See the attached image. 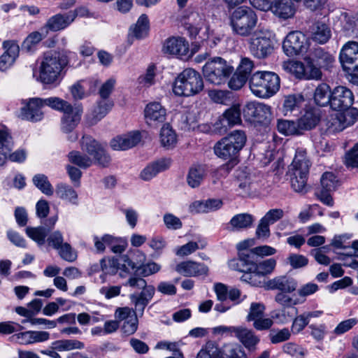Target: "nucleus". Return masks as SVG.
I'll return each mask as SVG.
<instances>
[{
	"label": "nucleus",
	"instance_id": "obj_32",
	"mask_svg": "<svg viewBox=\"0 0 358 358\" xmlns=\"http://www.w3.org/2000/svg\"><path fill=\"white\" fill-rule=\"evenodd\" d=\"M267 286L271 289H278L285 293H291L296 290L298 283L294 278L290 276L280 275L268 280Z\"/></svg>",
	"mask_w": 358,
	"mask_h": 358
},
{
	"label": "nucleus",
	"instance_id": "obj_63",
	"mask_svg": "<svg viewBox=\"0 0 358 358\" xmlns=\"http://www.w3.org/2000/svg\"><path fill=\"white\" fill-rule=\"evenodd\" d=\"M308 324L309 321L306 318L303 313L299 315H296L292 319L291 331L294 334H297L302 331L305 327L308 325Z\"/></svg>",
	"mask_w": 358,
	"mask_h": 358
},
{
	"label": "nucleus",
	"instance_id": "obj_62",
	"mask_svg": "<svg viewBox=\"0 0 358 358\" xmlns=\"http://www.w3.org/2000/svg\"><path fill=\"white\" fill-rule=\"evenodd\" d=\"M239 326H224L220 325L213 328L212 332L215 335H220L225 337H236L238 334Z\"/></svg>",
	"mask_w": 358,
	"mask_h": 358
},
{
	"label": "nucleus",
	"instance_id": "obj_39",
	"mask_svg": "<svg viewBox=\"0 0 358 358\" xmlns=\"http://www.w3.org/2000/svg\"><path fill=\"white\" fill-rule=\"evenodd\" d=\"M331 91L329 85L320 83L316 87L314 93V101L319 106H327L331 105Z\"/></svg>",
	"mask_w": 358,
	"mask_h": 358
},
{
	"label": "nucleus",
	"instance_id": "obj_58",
	"mask_svg": "<svg viewBox=\"0 0 358 358\" xmlns=\"http://www.w3.org/2000/svg\"><path fill=\"white\" fill-rule=\"evenodd\" d=\"M59 256L68 262H73L78 258V254L76 250H74L71 245L65 242L62 246L59 247V250H57Z\"/></svg>",
	"mask_w": 358,
	"mask_h": 358
},
{
	"label": "nucleus",
	"instance_id": "obj_35",
	"mask_svg": "<svg viewBox=\"0 0 358 358\" xmlns=\"http://www.w3.org/2000/svg\"><path fill=\"white\" fill-rule=\"evenodd\" d=\"M113 103L108 100H103L98 103L91 113L87 115V124L90 126L96 124L100 121L108 111L112 108Z\"/></svg>",
	"mask_w": 358,
	"mask_h": 358
},
{
	"label": "nucleus",
	"instance_id": "obj_33",
	"mask_svg": "<svg viewBox=\"0 0 358 358\" xmlns=\"http://www.w3.org/2000/svg\"><path fill=\"white\" fill-rule=\"evenodd\" d=\"M255 217L249 213H239L232 217L227 229L231 231H239L250 228L253 225Z\"/></svg>",
	"mask_w": 358,
	"mask_h": 358
},
{
	"label": "nucleus",
	"instance_id": "obj_37",
	"mask_svg": "<svg viewBox=\"0 0 358 358\" xmlns=\"http://www.w3.org/2000/svg\"><path fill=\"white\" fill-rule=\"evenodd\" d=\"M236 338L249 350H255L259 342V338L255 332L243 326H239Z\"/></svg>",
	"mask_w": 358,
	"mask_h": 358
},
{
	"label": "nucleus",
	"instance_id": "obj_19",
	"mask_svg": "<svg viewBox=\"0 0 358 358\" xmlns=\"http://www.w3.org/2000/svg\"><path fill=\"white\" fill-rule=\"evenodd\" d=\"M284 52L289 57L303 53L306 50V37L301 31L289 32L282 43Z\"/></svg>",
	"mask_w": 358,
	"mask_h": 358
},
{
	"label": "nucleus",
	"instance_id": "obj_7",
	"mask_svg": "<svg viewBox=\"0 0 358 358\" xmlns=\"http://www.w3.org/2000/svg\"><path fill=\"white\" fill-rule=\"evenodd\" d=\"M229 267L234 271L245 273L242 276L245 281L252 280V275H265L271 273L276 266V261L274 258H270L265 260L258 261H243L242 260H229Z\"/></svg>",
	"mask_w": 358,
	"mask_h": 358
},
{
	"label": "nucleus",
	"instance_id": "obj_40",
	"mask_svg": "<svg viewBox=\"0 0 358 358\" xmlns=\"http://www.w3.org/2000/svg\"><path fill=\"white\" fill-rule=\"evenodd\" d=\"M56 194L62 200L78 205V194L70 185L64 183L58 184L56 187Z\"/></svg>",
	"mask_w": 358,
	"mask_h": 358
},
{
	"label": "nucleus",
	"instance_id": "obj_52",
	"mask_svg": "<svg viewBox=\"0 0 358 358\" xmlns=\"http://www.w3.org/2000/svg\"><path fill=\"white\" fill-rule=\"evenodd\" d=\"M103 241L110 248L114 253L120 254L126 249V243L121 238H115L109 234H105L102 236Z\"/></svg>",
	"mask_w": 358,
	"mask_h": 358
},
{
	"label": "nucleus",
	"instance_id": "obj_42",
	"mask_svg": "<svg viewBox=\"0 0 358 358\" xmlns=\"http://www.w3.org/2000/svg\"><path fill=\"white\" fill-rule=\"evenodd\" d=\"M297 313L298 309L296 308L285 307L273 311L271 313V317L279 324H286L292 320Z\"/></svg>",
	"mask_w": 358,
	"mask_h": 358
},
{
	"label": "nucleus",
	"instance_id": "obj_15",
	"mask_svg": "<svg viewBox=\"0 0 358 358\" xmlns=\"http://www.w3.org/2000/svg\"><path fill=\"white\" fill-rule=\"evenodd\" d=\"M243 115L248 122L268 126L271 120V108L264 103L250 102L245 106Z\"/></svg>",
	"mask_w": 358,
	"mask_h": 358
},
{
	"label": "nucleus",
	"instance_id": "obj_18",
	"mask_svg": "<svg viewBox=\"0 0 358 358\" xmlns=\"http://www.w3.org/2000/svg\"><path fill=\"white\" fill-rule=\"evenodd\" d=\"M81 148L101 166L106 167L110 162V156L106 150L94 138L88 135H84L81 140Z\"/></svg>",
	"mask_w": 358,
	"mask_h": 358
},
{
	"label": "nucleus",
	"instance_id": "obj_31",
	"mask_svg": "<svg viewBox=\"0 0 358 358\" xmlns=\"http://www.w3.org/2000/svg\"><path fill=\"white\" fill-rule=\"evenodd\" d=\"M270 10L275 16L283 20L292 17L296 12L292 0H275Z\"/></svg>",
	"mask_w": 358,
	"mask_h": 358
},
{
	"label": "nucleus",
	"instance_id": "obj_59",
	"mask_svg": "<svg viewBox=\"0 0 358 358\" xmlns=\"http://www.w3.org/2000/svg\"><path fill=\"white\" fill-rule=\"evenodd\" d=\"M139 315H131V317L124 321L121 330L125 336H131L134 334L138 329Z\"/></svg>",
	"mask_w": 358,
	"mask_h": 358
},
{
	"label": "nucleus",
	"instance_id": "obj_23",
	"mask_svg": "<svg viewBox=\"0 0 358 358\" xmlns=\"http://www.w3.org/2000/svg\"><path fill=\"white\" fill-rule=\"evenodd\" d=\"M2 46L4 52L0 56V71H5L13 66L18 57L20 47L13 40L3 41Z\"/></svg>",
	"mask_w": 358,
	"mask_h": 358
},
{
	"label": "nucleus",
	"instance_id": "obj_20",
	"mask_svg": "<svg viewBox=\"0 0 358 358\" xmlns=\"http://www.w3.org/2000/svg\"><path fill=\"white\" fill-rule=\"evenodd\" d=\"M241 111L238 104L233 105L227 108L214 124L219 133H224L235 125L241 124Z\"/></svg>",
	"mask_w": 358,
	"mask_h": 358
},
{
	"label": "nucleus",
	"instance_id": "obj_54",
	"mask_svg": "<svg viewBox=\"0 0 358 358\" xmlns=\"http://www.w3.org/2000/svg\"><path fill=\"white\" fill-rule=\"evenodd\" d=\"M304 99L301 94H289L285 97L283 103V112L285 115L292 113L294 110L299 108Z\"/></svg>",
	"mask_w": 358,
	"mask_h": 358
},
{
	"label": "nucleus",
	"instance_id": "obj_50",
	"mask_svg": "<svg viewBox=\"0 0 358 358\" xmlns=\"http://www.w3.org/2000/svg\"><path fill=\"white\" fill-rule=\"evenodd\" d=\"M238 189L243 196H250L257 189V184L255 182L253 176H246L243 180H239Z\"/></svg>",
	"mask_w": 358,
	"mask_h": 358
},
{
	"label": "nucleus",
	"instance_id": "obj_10",
	"mask_svg": "<svg viewBox=\"0 0 358 358\" xmlns=\"http://www.w3.org/2000/svg\"><path fill=\"white\" fill-rule=\"evenodd\" d=\"M54 110L62 112L61 129L64 133L71 132L78 124L83 112L79 104L71 105L68 101L57 97Z\"/></svg>",
	"mask_w": 358,
	"mask_h": 358
},
{
	"label": "nucleus",
	"instance_id": "obj_14",
	"mask_svg": "<svg viewBox=\"0 0 358 358\" xmlns=\"http://www.w3.org/2000/svg\"><path fill=\"white\" fill-rule=\"evenodd\" d=\"M303 62L310 64L311 69L319 71L320 80L322 79V69L329 70L335 62L334 57L322 48L310 50L303 58Z\"/></svg>",
	"mask_w": 358,
	"mask_h": 358
},
{
	"label": "nucleus",
	"instance_id": "obj_57",
	"mask_svg": "<svg viewBox=\"0 0 358 358\" xmlns=\"http://www.w3.org/2000/svg\"><path fill=\"white\" fill-rule=\"evenodd\" d=\"M291 337V331L287 328L271 329L268 338L272 344H277L288 341Z\"/></svg>",
	"mask_w": 358,
	"mask_h": 358
},
{
	"label": "nucleus",
	"instance_id": "obj_28",
	"mask_svg": "<svg viewBox=\"0 0 358 358\" xmlns=\"http://www.w3.org/2000/svg\"><path fill=\"white\" fill-rule=\"evenodd\" d=\"M144 115L148 124L157 125L166 120V110L159 102H151L145 106Z\"/></svg>",
	"mask_w": 358,
	"mask_h": 358
},
{
	"label": "nucleus",
	"instance_id": "obj_3",
	"mask_svg": "<svg viewBox=\"0 0 358 358\" xmlns=\"http://www.w3.org/2000/svg\"><path fill=\"white\" fill-rule=\"evenodd\" d=\"M249 86L255 96L266 99L278 92L280 80L278 75L274 72L257 71L250 76Z\"/></svg>",
	"mask_w": 358,
	"mask_h": 358
},
{
	"label": "nucleus",
	"instance_id": "obj_4",
	"mask_svg": "<svg viewBox=\"0 0 358 358\" xmlns=\"http://www.w3.org/2000/svg\"><path fill=\"white\" fill-rule=\"evenodd\" d=\"M246 140L243 131L234 130L215 143L214 152L220 159L234 161L244 147Z\"/></svg>",
	"mask_w": 358,
	"mask_h": 358
},
{
	"label": "nucleus",
	"instance_id": "obj_27",
	"mask_svg": "<svg viewBox=\"0 0 358 358\" xmlns=\"http://www.w3.org/2000/svg\"><path fill=\"white\" fill-rule=\"evenodd\" d=\"M213 350L218 358H247L243 348L236 343H225L219 346L213 342Z\"/></svg>",
	"mask_w": 358,
	"mask_h": 358
},
{
	"label": "nucleus",
	"instance_id": "obj_5",
	"mask_svg": "<svg viewBox=\"0 0 358 358\" xmlns=\"http://www.w3.org/2000/svg\"><path fill=\"white\" fill-rule=\"evenodd\" d=\"M203 89V79L199 72L188 68L183 70L175 79L173 91L176 95L191 96Z\"/></svg>",
	"mask_w": 358,
	"mask_h": 358
},
{
	"label": "nucleus",
	"instance_id": "obj_49",
	"mask_svg": "<svg viewBox=\"0 0 358 358\" xmlns=\"http://www.w3.org/2000/svg\"><path fill=\"white\" fill-rule=\"evenodd\" d=\"M32 181L34 185L44 194L51 196L54 193V189L48 180V177L44 174H36Z\"/></svg>",
	"mask_w": 358,
	"mask_h": 358
},
{
	"label": "nucleus",
	"instance_id": "obj_2",
	"mask_svg": "<svg viewBox=\"0 0 358 358\" xmlns=\"http://www.w3.org/2000/svg\"><path fill=\"white\" fill-rule=\"evenodd\" d=\"M311 162L305 148L296 149L294 157L289 166V172L291 173V185L297 192L307 191V180Z\"/></svg>",
	"mask_w": 358,
	"mask_h": 358
},
{
	"label": "nucleus",
	"instance_id": "obj_48",
	"mask_svg": "<svg viewBox=\"0 0 358 358\" xmlns=\"http://www.w3.org/2000/svg\"><path fill=\"white\" fill-rule=\"evenodd\" d=\"M207 242L203 239H200L198 241H189L178 248L176 253L178 256H187L197 250L205 248Z\"/></svg>",
	"mask_w": 358,
	"mask_h": 358
},
{
	"label": "nucleus",
	"instance_id": "obj_34",
	"mask_svg": "<svg viewBox=\"0 0 358 358\" xmlns=\"http://www.w3.org/2000/svg\"><path fill=\"white\" fill-rule=\"evenodd\" d=\"M47 35V30L42 28L40 31L30 33L22 43V51L27 53H33L36 51L38 43L45 38Z\"/></svg>",
	"mask_w": 358,
	"mask_h": 358
},
{
	"label": "nucleus",
	"instance_id": "obj_29",
	"mask_svg": "<svg viewBox=\"0 0 358 358\" xmlns=\"http://www.w3.org/2000/svg\"><path fill=\"white\" fill-rule=\"evenodd\" d=\"M141 140L139 131H134L118 136L110 141V146L115 150H126L136 146Z\"/></svg>",
	"mask_w": 358,
	"mask_h": 358
},
{
	"label": "nucleus",
	"instance_id": "obj_25",
	"mask_svg": "<svg viewBox=\"0 0 358 358\" xmlns=\"http://www.w3.org/2000/svg\"><path fill=\"white\" fill-rule=\"evenodd\" d=\"M287 69L294 74L296 78L304 80H320L319 71L311 69L310 64L292 61L287 65Z\"/></svg>",
	"mask_w": 358,
	"mask_h": 358
},
{
	"label": "nucleus",
	"instance_id": "obj_61",
	"mask_svg": "<svg viewBox=\"0 0 358 358\" xmlns=\"http://www.w3.org/2000/svg\"><path fill=\"white\" fill-rule=\"evenodd\" d=\"M321 189L327 191L334 190L336 186L337 180L336 176L331 172H325L322 174L321 180Z\"/></svg>",
	"mask_w": 358,
	"mask_h": 358
},
{
	"label": "nucleus",
	"instance_id": "obj_60",
	"mask_svg": "<svg viewBox=\"0 0 358 358\" xmlns=\"http://www.w3.org/2000/svg\"><path fill=\"white\" fill-rule=\"evenodd\" d=\"M49 246L52 247L55 250H59L65 242L64 241V236L62 233L56 230L51 233H48L46 240Z\"/></svg>",
	"mask_w": 358,
	"mask_h": 358
},
{
	"label": "nucleus",
	"instance_id": "obj_13",
	"mask_svg": "<svg viewBox=\"0 0 358 358\" xmlns=\"http://www.w3.org/2000/svg\"><path fill=\"white\" fill-rule=\"evenodd\" d=\"M13 146L11 136L6 129H0V166H3L7 159L14 162L22 163L27 158L24 150H17L10 153Z\"/></svg>",
	"mask_w": 358,
	"mask_h": 358
},
{
	"label": "nucleus",
	"instance_id": "obj_24",
	"mask_svg": "<svg viewBox=\"0 0 358 358\" xmlns=\"http://www.w3.org/2000/svg\"><path fill=\"white\" fill-rule=\"evenodd\" d=\"M77 13L76 10H70L64 14H57L48 19L42 29L48 31H57L64 29L69 26L76 19Z\"/></svg>",
	"mask_w": 358,
	"mask_h": 358
},
{
	"label": "nucleus",
	"instance_id": "obj_26",
	"mask_svg": "<svg viewBox=\"0 0 358 358\" xmlns=\"http://www.w3.org/2000/svg\"><path fill=\"white\" fill-rule=\"evenodd\" d=\"M175 271L185 277H196L207 275L208 268L203 263L184 261L176 266Z\"/></svg>",
	"mask_w": 358,
	"mask_h": 358
},
{
	"label": "nucleus",
	"instance_id": "obj_55",
	"mask_svg": "<svg viewBox=\"0 0 358 358\" xmlns=\"http://www.w3.org/2000/svg\"><path fill=\"white\" fill-rule=\"evenodd\" d=\"M69 160L71 163L77 165L82 169L90 167L92 164V160L90 157L81 154L78 151H71L68 155Z\"/></svg>",
	"mask_w": 358,
	"mask_h": 358
},
{
	"label": "nucleus",
	"instance_id": "obj_53",
	"mask_svg": "<svg viewBox=\"0 0 358 358\" xmlns=\"http://www.w3.org/2000/svg\"><path fill=\"white\" fill-rule=\"evenodd\" d=\"M27 235L36 241L38 245H43L45 242V238L48 234V230L44 227H27Z\"/></svg>",
	"mask_w": 358,
	"mask_h": 358
},
{
	"label": "nucleus",
	"instance_id": "obj_1",
	"mask_svg": "<svg viewBox=\"0 0 358 358\" xmlns=\"http://www.w3.org/2000/svg\"><path fill=\"white\" fill-rule=\"evenodd\" d=\"M68 62V57L64 54L56 51L45 52L39 67L40 80L44 84L57 83Z\"/></svg>",
	"mask_w": 358,
	"mask_h": 358
},
{
	"label": "nucleus",
	"instance_id": "obj_11",
	"mask_svg": "<svg viewBox=\"0 0 358 358\" xmlns=\"http://www.w3.org/2000/svg\"><path fill=\"white\" fill-rule=\"evenodd\" d=\"M57 101L56 96L45 99L30 98L25 106L21 108L20 116L23 120L34 122L41 121L43 118V107L48 106L54 110Z\"/></svg>",
	"mask_w": 358,
	"mask_h": 358
},
{
	"label": "nucleus",
	"instance_id": "obj_36",
	"mask_svg": "<svg viewBox=\"0 0 358 358\" xmlns=\"http://www.w3.org/2000/svg\"><path fill=\"white\" fill-rule=\"evenodd\" d=\"M276 250L268 245H262L252 249V251H245L241 253L242 261H258L262 259L263 256L274 255Z\"/></svg>",
	"mask_w": 358,
	"mask_h": 358
},
{
	"label": "nucleus",
	"instance_id": "obj_8",
	"mask_svg": "<svg viewBox=\"0 0 358 358\" xmlns=\"http://www.w3.org/2000/svg\"><path fill=\"white\" fill-rule=\"evenodd\" d=\"M124 286L141 289L139 292H134L129 295L131 304L135 306L136 310L140 313L141 317L144 314L146 306L155 295V287L152 285H148L145 279L136 275L131 276L124 283Z\"/></svg>",
	"mask_w": 358,
	"mask_h": 358
},
{
	"label": "nucleus",
	"instance_id": "obj_41",
	"mask_svg": "<svg viewBox=\"0 0 358 358\" xmlns=\"http://www.w3.org/2000/svg\"><path fill=\"white\" fill-rule=\"evenodd\" d=\"M355 58L358 59V43L355 41H348L341 50L339 54V60L341 64L349 62Z\"/></svg>",
	"mask_w": 358,
	"mask_h": 358
},
{
	"label": "nucleus",
	"instance_id": "obj_21",
	"mask_svg": "<svg viewBox=\"0 0 358 358\" xmlns=\"http://www.w3.org/2000/svg\"><path fill=\"white\" fill-rule=\"evenodd\" d=\"M162 52L180 59H186L189 57V43L182 37H171L164 41Z\"/></svg>",
	"mask_w": 358,
	"mask_h": 358
},
{
	"label": "nucleus",
	"instance_id": "obj_43",
	"mask_svg": "<svg viewBox=\"0 0 358 358\" xmlns=\"http://www.w3.org/2000/svg\"><path fill=\"white\" fill-rule=\"evenodd\" d=\"M276 127L278 132L285 136L301 135L296 120L278 119Z\"/></svg>",
	"mask_w": 358,
	"mask_h": 358
},
{
	"label": "nucleus",
	"instance_id": "obj_51",
	"mask_svg": "<svg viewBox=\"0 0 358 358\" xmlns=\"http://www.w3.org/2000/svg\"><path fill=\"white\" fill-rule=\"evenodd\" d=\"M149 31V20L148 16L145 14H142L135 27L133 29L134 36L138 38L141 39L145 37Z\"/></svg>",
	"mask_w": 358,
	"mask_h": 358
},
{
	"label": "nucleus",
	"instance_id": "obj_16",
	"mask_svg": "<svg viewBox=\"0 0 358 358\" xmlns=\"http://www.w3.org/2000/svg\"><path fill=\"white\" fill-rule=\"evenodd\" d=\"M357 118L358 109L356 108L331 115L327 120V130L331 133L342 131L345 128L354 124Z\"/></svg>",
	"mask_w": 358,
	"mask_h": 358
},
{
	"label": "nucleus",
	"instance_id": "obj_46",
	"mask_svg": "<svg viewBox=\"0 0 358 358\" xmlns=\"http://www.w3.org/2000/svg\"><path fill=\"white\" fill-rule=\"evenodd\" d=\"M160 141L162 145L166 149L173 148L176 145L177 143L176 134L169 125H164L161 129Z\"/></svg>",
	"mask_w": 358,
	"mask_h": 358
},
{
	"label": "nucleus",
	"instance_id": "obj_22",
	"mask_svg": "<svg viewBox=\"0 0 358 358\" xmlns=\"http://www.w3.org/2000/svg\"><path fill=\"white\" fill-rule=\"evenodd\" d=\"M321 111L315 108H306L296 120L301 134L305 131L314 129L320 122Z\"/></svg>",
	"mask_w": 358,
	"mask_h": 358
},
{
	"label": "nucleus",
	"instance_id": "obj_6",
	"mask_svg": "<svg viewBox=\"0 0 358 358\" xmlns=\"http://www.w3.org/2000/svg\"><path fill=\"white\" fill-rule=\"evenodd\" d=\"M257 22L256 13L248 6L236 8L229 17V24L233 32L243 37L252 34Z\"/></svg>",
	"mask_w": 358,
	"mask_h": 358
},
{
	"label": "nucleus",
	"instance_id": "obj_12",
	"mask_svg": "<svg viewBox=\"0 0 358 358\" xmlns=\"http://www.w3.org/2000/svg\"><path fill=\"white\" fill-rule=\"evenodd\" d=\"M273 49L271 32L268 30H258L250 38V52L257 59H262L268 57L271 55Z\"/></svg>",
	"mask_w": 358,
	"mask_h": 358
},
{
	"label": "nucleus",
	"instance_id": "obj_47",
	"mask_svg": "<svg viewBox=\"0 0 358 358\" xmlns=\"http://www.w3.org/2000/svg\"><path fill=\"white\" fill-rule=\"evenodd\" d=\"M189 24L187 27L189 36L195 38L199 34L201 26L204 24L205 19L197 12H192L188 17Z\"/></svg>",
	"mask_w": 358,
	"mask_h": 358
},
{
	"label": "nucleus",
	"instance_id": "obj_38",
	"mask_svg": "<svg viewBox=\"0 0 358 358\" xmlns=\"http://www.w3.org/2000/svg\"><path fill=\"white\" fill-rule=\"evenodd\" d=\"M331 36V31L329 27L322 22H315L311 30V38L313 41L320 43H326Z\"/></svg>",
	"mask_w": 358,
	"mask_h": 358
},
{
	"label": "nucleus",
	"instance_id": "obj_56",
	"mask_svg": "<svg viewBox=\"0 0 358 358\" xmlns=\"http://www.w3.org/2000/svg\"><path fill=\"white\" fill-rule=\"evenodd\" d=\"M209 96L216 103L229 105L232 101L233 94L227 90H211Z\"/></svg>",
	"mask_w": 358,
	"mask_h": 358
},
{
	"label": "nucleus",
	"instance_id": "obj_17",
	"mask_svg": "<svg viewBox=\"0 0 358 358\" xmlns=\"http://www.w3.org/2000/svg\"><path fill=\"white\" fill-rule=\"evenodd\" d=\"M354 94L345 86H337L331 91V101L330 108L336 111L345 112L352 108Z\"/></svg>",
	"mask_w": 358,
	"mask_h": 358
},
{
	"label": "nucleus",
	"instance_id": "obj_44",
	"mask_svg": "<svg viewBox=\"0 0 358 358\" xmlns=\"http://www.w3.org/2000/svg\"><path fill=\"white\" fill-rule=\"evenodd\" d=\"M206 175V169L204 166L196 165L190 168L187 177L188 185L191 187H197L200 185Z\"/></svg>",
	"mask_w": 358,
	"mask_h": 358
},
{
	"label": "nucleus",
	"instance_id": "obj_30",
	"mask_svg": "<svg viewBox=\"0 0 358 358\" xmlns=\"http://www.w3.org/2000/svg\"><path fill=\"white\" fill-rule=\"evenodd\" d=\"M171 164L170 158H161L150 163L141 172V178L145 181H149L158 173L167 170Z\"/></svg>",
	"mask_w": 358,
	"mask_h": 358
},
{
	"label": "nucleus",
	"instance_id": "obj_9",
	"mask_svg": "<svg viewBox=\"0 0 358 358\" xmlns=\"http://www.w3.org/2000/svg\"><path fill=\"white\" fill-rule=\"evenodd\" d=\"M234 71V66L220 57L209 59L202 69L206 80L217 85L225 83Z\"/></svg>",
	"mask_w": 358,
	"mask_h": 358
},
{
	"label": "nucleus",
	"instance_id": "obj_45",
	"mask_svg": "<svg viewBox=\"0 0 358 358\" xmlns=\"http://www.w3.org/2000/svg\"><path fill=\"white\" fill-rule=\"evenodd\" d=\"M52 345V348L60 352L82 350L85 348V344L83 342L71 339L57 340L53 342Z\"/></svg>",
	"mask_w": 358,
	"mask_h": 358
},
{
	"label": "nucleus",
	"instance_id": "obj_64",
	"mask_svg": "<svg viewBox=\"0 0 358 358\" xmlns=\"http://www.w3.org/2000/svg\"><path fill=\"white\" fill-rule=\"evenodd\" d=\"M345 164L347 166L358 167V143L345 154Z\"/></svg>",
	"mask_w": 358,
	"mask_h": 358
}]
</instances>
